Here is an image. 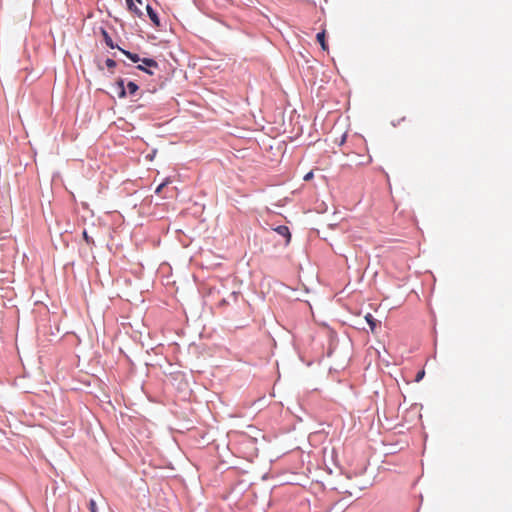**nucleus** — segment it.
Returning <instances> with one entry per match:
<instances>
[{"mask_svg": "<svg viewBox=\"0 0 512 512\" xmlns=\"http://www.w3.org/2000/svg\"><path fill=\"white\" fill-rule=\"evenodd\" d=\"M138 89V85L132 81L128 82L126 87L124 85V80L122 79H119L115 84V92L119 98H124L127 92L130 95H133L137 92Z\"/></svg>", "mask_w": 512, "mask_h": 512, "instance_id": "obj_1", "label": "nucleus"}, {"mask_svg": "<svg viewBox=\"0 0 512 512\" xmlns=\"http://www.w3.org/2000/svg\"><path fill=\"white\" fill-rule=\"evenodd\" d=\"M275 231L286 238V243H289L290 242V239H291V234H290V231H289V228L287 226H284V225H280L278 226L277 228H275Z\"/></svg>", "mask_w": 512, "mask_h": 512, "instance_id": "obj_2", "label": "nucleus"}, {"mask_svg": "<svg viewBox=\"0 0 512 512\" xmlns=\"http://www.w3.org/2000/svg\"><path fill=\"white\" fill-rule=\"evenodd\" d=\"M317 38V41L320 43L321 45V48L324 50V51H328V45L326 43V40H325V31H321L317 34L316 36Z\"/></svg>", "mask_w": 512, "mask_h": 512, "instance_id": "obj_3", "label": "nucleus"}, {"mask_svg": "<svg viewBox=\"0 0 512 512\" xmlns=\"http://www.w3.org/2000/svg\"><path fill=\"white\" fill-rule=\"evenodd\" d=\"M147 12H148V15H149V18L151 19V21L156 24V25H159V18L156 14V12L149 6L147 5Z\"/></svg>", "mask_w": 512, "mask_h": 512, "instance_id": "obj_4", "label": "nucleus"}, {"mask_svg": "<svg viewBox=\"0 0 512 512\" xmlns=\"http://www.w3.org/2000/svg\"><path fill=\"white\" fill-rule=\"evenodd\" d=\"M122 51V53L127 57L129 58L132 62H139L141 61V58L139 57L138 54H135V53H131L129 51H126V50H123V49H120Z\"/></svg>", "mask_w": 512, "mask_h": 512, "instance_id": "obj_5", "label": "nucleus"}, {"mask_svg": "<svg viewBox=\"0 0 512 512\" xmlns=\"http://www.w3.org/2000/svg\"><path fill=\"white\" fill-rule=\"evenodd\" d=\"M128 9L134 12L136 15L141 16L142 12L138 9V7L133 3L132 0H126Z\"/></svg>", "mask_w": 512, "mask_h": 512, "instance_id": "obj_6", "label": "nucleus"}, {"mask_svg": "<svg viewBox=\"0 0 512 512\" xmlns=\"http://www.w3.org/2000/svg\"><path fill=\"white\" fill-rule=\"evenodd\" d=\"M102 34H103V37H104V41L106 43L107 46H109L110 48H115V45L113 43V40L112 38L109 36V34L105 31V30H102Z\"/></svg>", "mask_w": 512, "mask_h": 512, "instance_id": "obj_7", "label": "nucleus"}, {"mask_svg": "<svg viewBox=\"0 0 512 512\" xmlns=\"http://www.w3.org/2000/svg\"><path fill=\"white\" fill-rule=\"evenodd\" d=\"M365 319H366L367 323L369 324L371 330L374 331V329L376 327V320H375V318L371 314L368 313L365 316Z\"/></svg>", "mask_w": 512, "mask_h": 512, "instance_id": "obj_8", "label": "nucleus"}, {"mask_svg": "<svg viewBox=\"0 0 512 512\" xmlns=\"http://www.w3.org/2000/svg\"><path fill=\"white\" fill-rule=\"evenodd\" d=\"M141 62L148 66V67H154V68H157L158 67V63L153 60V59H150V58H144V59H141Z\"/></svg>", "mask_w": 512, "mask_h": 512, "instance_id": "obj_9", "label": "nucleus"}, {"mask_svg": "<svg viewBox=\"0 0 512 512\" xmlns=\"http://www.w3.org/2000/svg\"><path fill=\"white\" fill-rule=\"evenodd\" d=\"M170 183L169 179L163 181L155 190L156 194H160L164 187H166Z\"/></svg>", "mask_w": 512, "mask_h": 512, "instance_id": "obj_10", "label": "nucleus"}, {"mask_svg": "<svg viewBox=\"0 0 512 512\" xmlns=\"http://www.w3.org/2000/svg\"><path fill=\"white\" fill-rule=\"evenodd\" d=\"M83 238H84V240L86 241V243L88 245H93L94 244V240L88 235L86 230L83 231Z\"/></svg>", "mask_w": 512, "mask_h": 512, "instance_id": "obj_11", "label": "nucleus"}, {"mask_svg": "<svg viewBox=\"0 0 512 512\" xmlns=\"http://www.w3.org/2000/svg\"><path fill=\"white\" fill-rule=\"evenodd\" d=\"M105 64H106L107 68H109V69H113L116 66V62L110 58L106 59Z\"/></svg>", "mask_w": 512, "mask_h": 512, "instance_id": "obj_12", "label": "nucleus"}, {"mask_svg": "<svg viewBox=\"0 0 512 512\" xmlns=\"http://www.w3.org/2000/svg\"><path fill=\"white\" fill-rule=\"evenodd\" d=\"M89 510L90 512H97L96 502L93 499L89 501Z\"/></svg>", "mask_w": 512, "mask_h": 512, "instance_id": "obj_13", "label": "nucleus"}, {"mask_svg": "<svg viewBox=\"0 0 512 512\" xmlns=\"http://www.w3.org/2000/svg\"><path fill=\"white\" fill-rule=\"evenodd\" d=\"M424 374H425L424 370L419 371L415 377V381L419 382L420 380H422V378L424 377Z\"/></svg>", "mask_w": 512, "mask_h": 512, "instance_id": "obj_14", "label": "nucleus"}, {"mask_svg": "<svg viewBox=\"0 0 512 512\" xmlns=\"http://www.w3.org/2000/svg\"><path fill=\"white\" fill-rule=\"evenodd\" d=\"M313 178V172H308L305 176H304V180L305 181H309Z\"/></svg>", "mask_w": 512, "mask_h": 512, "instance_id": "obj_15", "label": "nucleus"}, {"mask_svg": "<svg viewBox=\"0 0 512 512\" xmlns=\"http://www.w3.org/2000/svg\"><path fill=\"white\" fill-rule=\"evenodd\" d=\"M137 68H138L139 70L145 71L146 73H148V74H150V75H152V74H153V72H151V71L147 70V69H146V68H144V66H142V65H138V66H137Z\"/></svg>", "mask_w": 512, "mask_h": 512, "instance_id": "obj_16", "label": "nucleus"}, {"mask_svg": "<svg viewBox=\"0 0 512 512\" xmlns=\"http://www.w3.org/2000/svg\"><path fill=\"white\" fill-rule=\"evenodd\" d=\"M372 161V158L371 157H368L367 161L366 162H361L360 164L364 165V164H369L370 162Z\"/></svg>", "mask_w": 512, "mask_h": 512, "instance_id": "obj_17", "label": "nucleus"}, {"mask_svg": "<svg viewBox=\"0 0 512 512\" xmlns=\"http://www.w3.org/2000/svg\"><path fill=\"white\" fill-rule=\"evenodd\" d=\"M141 4V0H137Z\"/></svg>", "mask_w": 512, "mask_h": 512, "instance_id": "obj_18", "label": "nucleus"}]
</instances>
